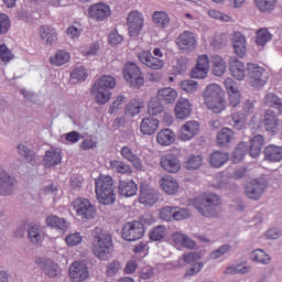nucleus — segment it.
<instances>
[{
  "label": "nucleus",
  "mask_w": 282,
  "mask_h": 282,
  "mask_svg": "<svg viewBox=\"0 0 282 282\" xmlns=\"http://www.w3.org/2000/svg\"><path fill=\"white\" fill-rule=\"evenodd\" d=\"M93 252L100 261H107L111 257L113 239L111 234L102 228L95 227L93 232Z\"/></svg>",
  "instance_id": "f257e3e1"
},
{
  "label": "nucleus",
  "mask_w": 282,
  "mask_h": 282,
  "mask_svg": "<svg viewBox=\"0 0 282 282\" xmlns=\"http://www.w3.org/2000/svg\"><path fill=\"white\" fill-rule=\"evenodd\" d=\"M193 206L203 217H217L219 215V207L221 206V196L207 192L194 198Z\"/></svg>",
  "instance_id": "f03ea898"
},
{
  "label": "nucleus",
  "mask_w": 282,
  "mask_h": 282,
  "mask_svg": "<svg viewBox=\"0 0 282 282\" xmlns=\"http://www.w3.org/2000/svg\"><path fill=\"white\" fill-rule=\"evenodd\" d=\"M204 104L213 113L226 111V93L217 84H209L202 94Z\"/></svg>",
  "instance_id": "7ed1b4c3"
},
{
  "label": "nucleus",
  "mask_w": 282,
  "mask_h": 282,
  "mask_svg": "<svg viewBox=\"0 0 282 282\" xmlns=\"http://www.w3.org/2000/svg\"><path fill=\"white\" fill-rule=\"evenodd\" d=\"M116 87V78L110 75L99 77L91 87L97 105H107L111 100L110 89Z\"/></svg>",
  "instance_id": "20e7f679"
},
{
  "label": "nucleus",
  "mask_w": 282,
  "mask_h": 282,
  "mask_svg": "<svg viewBox=\"0 0 282 282\" xmlns=\"http://www.w3.org/2000/svg\"><path fill=\"white\" fill-rule=\"evenodd\" d=\"M250 145H248L247 142L238 143L237 148L232 153L234 162H241V160H243V158H246V155L248 154V151L251 158H259V155L261 154V149H263L264 144L263 135L257 134L250 140Z\"/></svg>",
  "instance_id": "39448f33"
},
{
  "label": "nucleus",
  "mask_w": 282,
  "mask_h": 282,
  "mask_svg": "<svg viewBox=\"0 0 282 282\" xmlns=\"http://www.w3.org/2000/svg\"><path fill=\"white\" fill-rule=\"evenodd\" d=\"M95 193L98 202L104 206H110L116 202L113 193V178L111 176H99L95 182Z\"/></svg>",
  "instance_id": "423d86ee"
},
{
  "label": "nucleus",
  "mask_w": 282,
  "mask_h": 282,
  "mask_svg": "<svg viewBox=\"0 0 282 282\" xmlns=\"http://www.w3.org/2000/svg\"><path fill=\"white\" fill-rule=\"evenodd\" d=\"M123 78L132 87V89H140L144 86V76L140 66L133 62H128L123 65Z\"/></svg>",
  "instance_id": "0eeeda50"
},
{
  "label": "nucleus",
  "mask_w": 282,
  "mask_h": 282,
  "mask_svg": "<svg viewBox=\"0 0 282 282\" xmlns=\"http://www.w3.org/2000/svg\"><path fill=\"white\" fill-rule=\"evenodd\" d=\"M247 76L251 87L259 89L265 86L268 83V76H265V69L257 64H247Z\"/></svg>",
  "instance_id": "6e6552de"
},
{
  "label": "nucleus",
  "mask_w": 282,
  "mask_h": 282,
  "mask_svg": "<svg viewBox=\"0 0 282 282\" xmlns=\"http://www.w3.org/2000/svg\"><path fill=\"white\" fill-rule=\"evenodd\" d=\"M121 237L126 241H139L144 237V224L133 220L123 225Z\"/></svg>",
  "instance_id": "1a4fd4ad"
},
{
  "label": "nucleus",
  "mask_w": 282,
  "mask_h": 282,
  "mask_svg": "<svg viewBox=\"0 0 282 282\" xmlns=\"http://www.w3.org/2000/svg\"><path fill=\"white\" fill-rule=\"evenodd\" d=\"M265 188H268L265 178H253L246 185V195L248 199L257 202L261 199V196L265 193Z\"/></svg>",
  "instance_id": "9d476101"
},
{
  "label": "nucleus",
  "mask_w": 282,
  "mask_h": 282,
  "mask_svg": "<svg viewBox=\"0 0 282 282\" xmlns=\"http://www.w3.org/2000/svg\"><path fill=\"white\" fill-rule=\"evenodd\" d=\"M139 202L143 206H155L160 202V193L147 183H141L139 187Z\"/></svg>",
  "instance_id": "9b49d317"
},
{
  "label": "nucleus",
  "mask_w": 282,
  "mask_h": 282,
  "mask_svg": "<svg viewBox=\"0 0 282 282\" xmlns=\"http://www.w3.org/2000/svg\"><path fill=\"white\" fill-rule=\"evenodd\" d=\"M74 208L77 213V217L82 219H94V217H96V207H94L91 202L87 198H77L74 202Z\"/></svg>",
  "instance_id": "f8f14e48"
},
{
  "label": "nucleus",
  "mask_w": 282,
  "mask_h": 282,
  "mask_svg": "<svg viewBox=\"0 0 282 282\" xmlns=\"http://www.w3.org/2000/svg\"><path fill=\"white\" fill-rule=\"evenodd\" d=\"M160 165L167 173H178L182 169V161H180V155L169 152L161 155Z\"/></svg>",
  "instance_id": "ddd939ff"
},
{
  "label": "nucleus",
  "mask_w": 282,
  "mask_h": 282,
  "mask_svg": "<svg viewBox=\"0 0 282 282\" xmlns=\"http://www.w3.org/2000/svg\"><path fill=\"white\" fill-rule=\"evenodd\" d=\"M68 276L73 282H83L89 279V269L83 262L75 261L70 264Z\"/></svg>",
  "instance_id": "4468645a"
},
{
  "label": "nucleus",
  "mask_w": 282,
  "mask_h": 282,
  "mask_svg": "<svg viewBox=\"0 0 282 282\" xmlns=\"http://www.w3.org/2000/svg\"><path fill=\"white\" fill-rule=\"evenodd\" d=\"M127 23L130 36H139L144 26V17L138 11H132L128 14Z\"/></svg>",
  "instance_id": "2eb2a0df"
},
{
  "label": "nucleus",
  "mask_w": 282,
  "mask_h": 282,
  "mask_svg": "<svg viewBox=\"0 0 282 282\" xmlns=\"http://www.w3.org/2000/svg\"><path fill=\"white\" fill-rule=\"evenodd\" d=\"M176 45L182 52H193L197 47V39L191 31H184L176 39Z\"/></svg>",
  "instance_id": "dca6fc26"
},
{
  "label": "nucleus",
  "mask_w": 282,
  "mask_h": 282,
  "mask_svg": "<svg viewBox=\"0 0 282 282\" xmlns=\"http://www.w3.org/2000/svg\"><path fill=\"white\" fill-rule=\"evenodd\" d=\"M88 14L90 19H94V21H105V19H109V17H111V9L109 6L99 2L88 8Z\"/></svg>",
  "instance_id": "f3484780"
},
{
  "label": "nucleus",
  "mask_w": 282,
  "mask_h": 282,
  "mask_svg": "<svg viewBox=\"0 0 282 282\" xmlns=\"http://www.w3.org/2000/svg\"><path fill=\"white\" fill-rule=\"evenodd\" d=\"M208 69H210L208 55H200L196 66L191 72V76L192 78H206V76H208Z\"/></svg>",
  "instance_id": "a211bd4d"
},
{
  "label": "nucleus",
  "mask_w": 282,
  "mask_h": 282,
  "mask_svg": "<svg viewBox=\"0 0 282 282\" xmlns=\"http://www.w3.org/2000/svg\"><path fill=\"white\" fill-rule=\"evenodd\" d=\"M14 193V178L6 171H0V195L8 197Z\"/></svg>",
  "instance_id": "6ab92c4d"
},
{
  "label": "nucleus",
  "mask_w": 282,
  "mask_h": 282,
  "mask_svg": "<svg viewBox=\"0 0 282 282\" xmlns=\"http://www.w3.org/2000/svg\"><path fill=\"white\" fill-rule=\"evenodd\" d=\"M197 133H199V122L195 120L187 121L181 128L180 139L183 140V142H188V140H193Z\"/></svg>",
  "instance_id": "aec40b11"
},
{
  "label": "nucleus",
  "mask_w": 282,
  "mask_h": 282,
  "mask_svg": "<svg viewBox=\"0 0 282 282\" xmlns=\"http://www.w3.org/2000/svg\"><path fill=\"white\" fill-rule=\"evenodd\" d=\"M120 155L123 158V160H127L128 162H131L132 166L137 169V171H144V165H142V160L138 154L133 153V150L131 148L124 145L120 150Z\"/></svg>",
  "instance_id": "412c9836"
},
{
  "label": "nucleus",
  "mask_w": 282,
  "mask_h": 282,
  "mask_svg": "<svg viewBox=\"0 0 282 282\" xmlns=\"http://www.w3.org/2000/svg\"><path fill=\"white\" fill-rule=\"evenodd\" d=\"M174 111L178 120H184V118H188V116L193 113V106L188 99L180 98L176 102Z\"/></svg>",
  "instance_id": "4be33fe9"
},
{
  "label": "nucleus",
  "mask_w": 282,
  "mask_h": 282,
  "mask_svg": "<svg viewBox=\"0 0 282 282\" xmlns=\"http://www.w3.org/2000/svg\"><path fill=\"white\" fill-rule=\"evenodd\" d=\"M229 72L236 80H243L246 78V65L236 57H230L229 59Z\"/></svg>",
  "instance_id": "5701e85b"
},
{
  "label": "nucleus",
  "mask_w": 282,
  "mask_h": 282,
  "mask_svg": "<svg viewBox=\"0 0 282 282\" xmlns=\"http://www.w3.org/2000/svg\"><path fill=\"white\" fill-rule=\"evenodd\" d=\"M139 61L150 69H162L164 67V61L154 57L150 52L140 53Z\"/></svg>",
  "instance_id": "b1692460"
},
{
  "label": "nucleus",
  "mask_w": 282,
  "mask_h": 282,
  "mask_svg": "<svg viewBox=\"0 0 282 282\" xmlns=\"http://www.w3.org/2000/svg\"><path fill=\"white\" fill-rule=\"evenodd\" d=\"M118 195L121 197H133L138 195V184L133 181H119Z\"/></svg>",
  "instance_id": "393cba45"
},
{
  "label": "nucleus",
  "mask_w": 282,
  "mask_h": 282,
  "mask_svg": "<svg viewBox=\"0 0 282 282\" xmlns=\"http://www.w3.org/2000/svg\"><path fill=\"white\" fill-rule=\"evenodd\" d=\"M263 124L270 133H276L279 129V117L274 110L268 109L264 112Z\"/></svg>",
  "instance_id": "a878e982"
},
{
  "label": "nucleus",
  "mask_w": 282,
  "mask_h": 282,
  "mask_svg": "<svg viewBox=\"0 0 282 282\" xmlns=\"http://www.w3.org/2000/svg\"><path fill=\"white\" fill-rule=\"evenodd\" d=\"M160 127V121L153 117L142 119L140 130L143 135H153Z\"/></svg>",
  "instance_id": "bb28decb"
},
{
  "label": "nucleus",
  "mask_w": 282,
  "mask_h": 282,
  "mask_svg": "<svg viewBox=\"0 0 282 282\" xmlns=\"http://www.w3.org/2000/svg\"><path fill=\"white\" fill-rule=\"evenodd\" d=\"M160 186L166 195H175L180 191V183L173 176H165L160 180Z\"/></svg>",
  "instance_id": "cd10ccee"
},
{
  "label": "nucleus",
  "mask_w": 282,
  "mask_h": 282,
  "mask_svg": "<svg viewBox=\"0 0 282 282\" xmlns=\"http://www.w3.org/2000/svg\"><path fill=\"white\" fill-rule=\"evenodd\" d=\"M234 52L239 56V58H243L246 56V36L240 32H236L232 37Z\"/></svg>",
  "instance_id": "c85d7f7f"
},
{
  "label": "nucleus",
  "mask_w": 282,
  "mask_h": 282,
  "mask_svg": "<svg viewBox=\"0 0 282 282\" xmlns=\"http://www.w3.org/2000/svg\"><path fill=\"white\" fill-rule=\"evenodd\" d=\"M235 140V131L230 128H223L216 138L217 147H228Z\"/></svg>",
  "instance_id": "c756f323"
},
{
  "label": "nucleus",
  "mask_w": 282,
  "mask_h": 282,
  "mask_svg": "<svg viewBox=\"0 0 282 282\" xmlns=\"http://www.w3.org/2000/svg\"><path fill=\"white\" fill-rule=\"evenodd\" d=\"M156 142L161 147H171L175 142V132L169 128L161 130L156 134Z\"/></svg>",
  "instance_id": "7c9ffc66"
},
{
  "label": "nucleus",
  "mask_w": 282,
  "mask_h": 282,
  "mask_svg": "<svg viewBox=\"0 0 282 282\" xmlns=\"http://www.w3.org/2000/svg\"><path fill=\"white\" fill-rule=\"evenodd\" d=\"M263 105L271 109H278L279 113H282V98L275 93H268L263 98Z\"/></svg>",
  "instance_id": "2f4dec72"
},
{
  "label": "nucleus",
  "mask_w": 282,
  "mask_h": 282,
  "mask_svg": "<svg viewBox=\"0 0 282 282\" xmlns=\"http://www.w3.org/2000/svg\"><path fill=\"white\" fill-rule=\"evenodd\" d=\"M264 160L268 162L282 161V147L269 145L264 149Z\"/></svg>",
  "instance_id": "473e14b6"
},
{
  "label": "nucleus",
  "mask_w": 282,
  "mask_h": 282,
  "mask_svg": "<svg viewBox=\"0 0 282 282\" xmlns=\"http://www.w3.org/2000/svg\"><path fill=\"white\" fill-rule=\"evenodd\" d=\"M177 98V91L171 87L161 88L158 91V99L165 105H171Z\"/></svg>",
  "instance_id": "72a5a7b5"
},
{
  "label": "nucleus",
  "mask_w": 282,
  "mask_h": 282,
  "mask_svg": "<svg viewBox=\"0 0 282 282\" xmlns=\"http://www.w3.org/2000/svg\"><path fill=\"white\" fill-rule=\"evenodd\" d=\"M40 35L41 39L46 43L47 45H54L56 41H58V35L56 34V30L50 26H42L40 28Z\"/></svg>",
  "instance_id": "f704fd0d"
},
{
  "label": "nucleus",
  "mask_w": 282,
  "mask_h": 282,
  "mask_svg": "<svg viewBox=\"0 0 282 282\" xmlns=\"http://www.w3.org/2000/svg\"><path fill=\"white\" fill-rule=\"evenodd\" d=\"M62 160H63V156L61 155V151L48 150L45 153L43 162H44V165L50 169L52 166H56V164H61Z\"/></svg>",
  "instance_id": "c9c22d12"
},
{
  "label": "nucleus",
  "mask_w": 282,
  "mask_h": 282,
  "mask_svg": "<svg viewBox=\"0 0 282 282\" xmlns=\"http://www.w3.org/2000/svg\"><path fill=\"white\" fill-rule=\"evenodd\" d=\"M228 160H229L228 153L215 151L209 156V164L214 169H219V167L224 166L226 164V162H228Z\"/></svg>",
  "instance_id": "e433bc0d"
},
{
  "label": "nucleus",
  "mask_w": 282,
  "mask_h": 282,
  "mask_svg": "<svg viewBox=\"0 0 282 282\" xmlns=\"http://www.w3.org/2000/svg\"><path fill=\"white\" fill-rule=\"evenodd\" d=\"M231 122H232L234 129H236L237 131H241L246 129L248 117L246 116V113L237 111L231 113Z\"/></svg>",
  "instance_id": "4c0bfd02"
},
{
  "label": "nucleus",
  "mask_w": 282,
  "mask_h": 282,
  "mask_svg": "<svg viewBox=\"0 0 282 282\" xmlns=\"http://www.w3.org/2000/svg\"><path fill=\"white\" fill-rule=\"evenodd\" d=\"M110 166L115 173H120L121 175H131V173H133L131 165L124 163L123 161H110Z\"/></svg>",
  "instance_id": "58836bf2"
},
{
  "label": "nucleus",
  "mask_w": 282,
  "mask_h": 282,
  "mask_svg": "<svg viewBox=\"0 0 282 282\" xmlns=\"http://www.w3.org/2000/svg\"><path fill=\"white\" fill-rule=\"evenodd\" d=\"M213 74L214 76H224L226 74V62L219 55H214L212 57Z\"/></svg>",
  "instance_id": "ea45409f"
},
{
  "label": "nucleus",
  "mask_w": 282,
  "mask_h": 282,
  "mask_svg": "<svg viewBox=\"0 0 282 282\" xmlns=\"http://www.w3.org/2000/svg\"><path fill=\"white\" fill-rule=\"evenodd\" d=\"M47 226H51V228H55L56 230H65L69 227V223L65 220V218H61L58 216H48L46 218Z\"/></svg>",
  "instance_id": "a19ab883"
},
{
  "label": "nucleus",
  "mask_w": 282,
  "mask_h": 282,
  "mask_svg": "<svg viewBox=\"0 0 282 282\" xmlns=\"http://www.w3.org/2000/svg\"><path fill=\"white\" fill-rule=\"evenodd\" d=\"M18 150L19 155H22L28 164H31V166H36V154L34 153V151L29 150V148L23 144L18 145Z\"/></svg>",
  "instance_id": "79ce46f5"
},
{
  "label": "nucleus",
  "mask_w": 282,
  "mask_h": 282,
  "mask_svg": "<svg viewBox=\"0 0 282 282\" xmlns=\"http://www.w3.org/2000/svg\"><path fill=\"white\" fill-rule=\"evenodd\" d=\"M250 258L252 261L261 263L262 265H270V261H272V258H270V256H268L267 252L262 249L253 250L250 254Z\"/></svg>",
  "instance_id": "37998d69"
},
{
  "label": "nucleus",
  "mask_w": 282,
  "mask_h": 282,
  "mask_svg": "<svg viewBox=\"0 0 282 282\" xmlns=\"http://www.w3.org/2000/svg\"><path fill=\"white\" fill-rule=\"evenodd\" d=\"M41 268L43 272L51 279L58 276V264L54 263V261L52 260L42 261Z\"/></svg>",
  "instance_id": "c03bdc74"
},
{
  "label": "nucleus",
  "mask_w": 282,
  "mask_h": 282,
  "mask_svg": "<svg viewBox=\"0 0 282 282\" xmlns=\"http://www.w3.org/2000/svg\"><path fill=\"white\" fill-rule=\"evenodd\" d=\"M28 237L31 243H41L43 241V230L37 225H34L29 228Z\"/></svg>",
  "instance_id": "a18cd8bd"
},
{
  "label": "nucleus",
  "mask_w": 282,
  "mask_h": 282,
  "mask_svg": "<svg viewBox=\"0 0 282 282\" xmlns=\"http://www.w3.org/2000/svg\"><path fill=\"white\" fill-rule=\"evenodd\" d=\"M269 41H272V35L270 34V31H268V29H260L257 31V35H256L257 45H259L260 47H265Z\"/></svg>",
  "instance_id": "49530a36"
},
{
  "label": "nucleus",
  "mask_w": 282,
  "mask_h": 282,
  "mask_svg": "<svg viewBox=\"0 0 282 282\" xmlns=\"http://www.w3.org/2000/svg\"><path fill=\"white\" fill-rule=\"evenodd\" d=\"M153 23L158 25V28H166L169 23H171V19H169V14L164 11H155L153 13Z\"/></svg>",
  "instance_id": "de8ad7c7"
},
{
  "label": "nucleus",
  "mask_w": 282,
  "mask_h": 282,
  "mask_svg": "<svg viewBox=\"0 0 282 282\" xmlns=\"http://www.w3.org/2000/svg\"><path fill=\"white\" fill-rule=\"evenodd\" d=\"M162 111H164V105H162V100L159 98L151 99L148 105V113L150 116H158V113H162Z\"/></svg>",
  "instance_id": "09e8293b"
},
{
  "label": "nucleus",
  "mask_w": 282,
  "mask_h": 282,
  "mask_svg": "<svg viewBox=\"0 0 282 282\" xmlns=\"http://www.w3.org/2000/svg\"><path fill=\"white\" fill-rule=\"evenodd\" d=\"M254 6L260 12H272L276 6V0H254Z\"/></svg>",
  "instance_id": "8fccbe9b"
},
{
  "label": "nucleus",
  "mask_w": 282,
  "mask_h": 282,
  "mask_svg": "<svg viewBox=\"0 0 282 282\" xmlns=\"http://www.w3.org/2000/svg\"><path fill=\"white\" fill-rule=\"evenodd\" d=\"M52 65H56V67H61L65 65V63H69V53L65 51H58L54 57H51Z\"/></svg>",
  "instance_id": "3c124183"
},
{
  "label": "nucleus",
  "mask_w": 282,
  "mask_h": 282,
  "mask_svg": "<svg viewBox=\"0 0 282 282\" xmlns=\"http://www.w3.org/2000/svg\"><path fill=\"white\" fill-rule=\"evenodd\" d=\"M203 158L202 155H191L189 159L186 161L185 164V169L187 171H197V169H199V166H202V162H203Z\"/></svg>",
  "instance_id": "603ef678"
},
{
  "label": "nucleus",
  "mask_w": 282,
  "mask_h": 282,
  "mask_svg": "<svg viewBox=\"0 0 282 282\" xmlns=\"http://www.w3.org/2000/svg\"><path fill=\"white\" fill-rule=\"evenodd\" d=\"M152 241H162L166 237V227L159 225L149 234Z\"/></svg>",
  "instance_id": "864d4df0"
},
{
  "label": "nucleus",
  "mask_w": 282,
  "mask_h": 282,
  "mask_svg": "<svg viewBox=\"0 0 282 282\" xmlns=\"http://www.w3.org/2000/svg\"><path fill=\"white\" fill-rule=\"evenodd\" d=\"M230 250H232V246L223 245L210 253L209 259H213V260L221 259V257H224V254H228Z\"/></svg>",
  "instance_id": "5fc2aeb1"
},
{
  "label": "nucleus",
  "mask_w": 282,
  "mask_h": 282,
  "mask_svg": "<svg viewBox=\"0 0 282 282\" xmlns=\"http://www.w3.org/2000/svg\"><path fill=\"white\" fill-rule=\"evenodd\" d=\"M140 102L134 99L126 106V116L133 118V116H138V113H140Z\"/></svg>",
  "instance_id": "6e6d98bb"
},
{
  "label": "nucleus",
  "mask_w": 282,
  "mask_h": 282,
  "mask_svg": "<svg viewBox=\"0 0 282 282\" xmlns=\"http://www.w3.org/2000/svg\"><path fill=\"white\" fill-rule=\"evenodd\" d=\"M191 217V210L186 208L174 207L173 220L182 221V219H188Z\"/></svg>",
  "instance_id": "4d7b16f0"
},
{
  "label": "nucleus",
  "mask_w": 282,
  "mask_h": 282,
  "mask_svg": "<svg viewBox=\"0 0 282 282\" xmlns=\"http://www.w3.org/2000/svg\"><path fill=\"white\" fill-rule=\"evenodd\" d=\"M197 87H199V85L193 79L181 82V89L186 91V94H195V91H197Z\"/></svg>",
  "instance_id": "13d9d810"
},
{
  "label": "nucleus",
  "mask_w": 282,
  "mask_h": 282,
  "mask_svg": "<svg viewBox=\"0 0 282 282\" xmlns=\"http://www.w3.org/2000/svg\"><path fill=\"white\" fill-rule=\"evenodd\" d=\"M248 272H250V268L241 264L228 267L225 271L226 274H248Z\"/></svg>",
  "instance_id": "bf43d9fd"
},
{
  "label": "nucleus",
  "mask_w": 282,
  "mask_h": 282,
  "mask_svg": "<svg viewBox=\"0 0 282 282\" xmlns=\"http://www.w3.org/2000/svg\"><path fill=\"white\" fill-rule=\"evenodd\" d=\"M72 80H85L87 78V72L85 70V67L77 66L70 74Z\"/></svg>",
  "instance_id": "052dcab7"
},
{
  "label": "nucleus",
  "mask_w": 282,
  "mask_h": 282,
  "mask_svg": "<svg viewBox=\"0 0 282 282\" xmlns=\"http://www.w3.org/2000/svg\"><path fill=\"white\" fill-rule=\"evenodd\" d=\"M173 213L174 207L172 206H165L160 209V219H163V221H173Z\"/></svg>",
  "instance_id": "680f3d73"
},
{
  "label": "nucleus",
  "mask_w": 282,
  "mask_h": 282,
  "mask_svg": "<svg viewBox=\"0 0 282 282\" xmlns=\"http://www.w3.org/2000/svg\"><path fill=\"white\" fill-rule=\"evenodd\" d=\"M120 270H122V265H120V262L118 260H115L108 263L106 274L107 276H113L115 274L120 272Z\"/></svg>",
  "instance_id": "e2e57ef3"
},
{
  "label": "nucleus",
  "mask_w": 282,
  "mask_h": 282,
  "mask_svg": "<svg viewBox=\"0 0 282 282\" xmlns=\"http://www.w3.org/2000/svg\"><path fill=\"white\" fill-rule=\"evenodd\" d=\"M67 246H70V248H74V246H78L83 241V236L80 234L75 232L70 234L65 239Z\"/></svg>",
  "instance_id": "0e129e2a"
},
{
  "label": "nucleus",
  "mask_w": 282,
  "mask_h": 282,
  "mask_svg": "<svg viewBox=\"0 0 282 282\" xmlns=\"http://www.w3.org/2000/svg\"><path fill=\"white\" fill-rule=\"evenodd\" d=\"M0 58L3 63H10L14 58V55H12V52L7 45H0Z\"/></svg>",
  "instance_id": "69168bd1"
},
{
  "label": "nucleus",
  "mask_w": 282,
  "mask_h": 282,
  "mask_svg": "<svg viewBox=\"0 0 282 282\" xmlns=\"http://www.w3.org/2000/svg\"><path fill=\"white\" fill-rule=\"evenodd\" d=\"M8 30H10V18L0 13V34H8Z\"/></svg>",
  "instance_id": "338daca9"
},
{
  "label": "nucleus",
  "mask_w": 282,
  "mask_h": 282,
  "mask_svg": "<svg viewBox=\"0 0 282 282\" xmlns=\"http://www.w3.org/2000/svg\"><path fill=\"white\" fill-rule=\"evenodd\" d=\"M229 96V107H232L234 109L236 107H239V104L241 102V95L239 94V90L236 93H228Z\"/></svg>",
  "instance_id": "774afa93"
}]
</instances>
